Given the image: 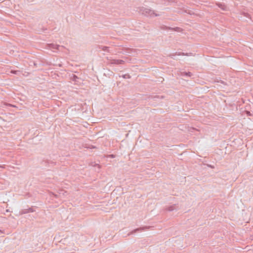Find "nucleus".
I'll use <instances>...</instances> for the list:
<instances>
[{"label": "nucleus", "instance_id": "9d476101", "mask_svg": "<svg viewBox=\"0 0 253 253\" xmlns=\"http://www.w3.org/2000/svg\"><path fill=\"white\" fill-rule=\"evenodd\" d=\"M160 29L162 30H170L171 28L169 27H167L165 25H162L160 26Z\"/></svg>", "mask_w": 253, "mask_h": 253}, {"label": "nucleus", "instance_id": "4be33fe9", "mask_svg": "<svg viewBox=\"0 0 253 253\" xmlns=\"http://www.w3.org/2000/svg\"><path fill=\"white\" fill-rule=\"evenodd\" d=\"M54 197H57V195L56 194H53Z\"/></svg>", "mask_w": 253, "mask_h": 253}, {"label": "nucleus", "instance_id": "7ed1b4c3", "mask_svg": "<svg viewBox=\"0 0 253 253\" xmlns=\"http://www.w3.org/2000/svg\"><path fill=\"white\" fill-rule=\"evenodd\" d=\"M60 47L59 45L55 44L54 43H49L45 45V48L51 49V50H59V48Z\"/></svg>", "mask_w": 253, "mask_h": 253}, {"label": "nucleus", "instance_id": "dca6fc26", "mask_svg": "<svg viewBox=\"0 0 253 253\" xmlns=\"http://www.w3.org/2000/svg\"><path fill=\"white\" fill-rule=\"evenodd\" d=\"M64 192H65L64 191V190H60V193H59V194H62L63 195H64Z\"/></svg>", "mask_w": 253, "mask_h": 253}, {"label": "nucleus", "instance_id": "9b49d317", "mask_svg": "<svg viewBox=\"0 0 253 253\" xmlns=\"http://www.w3.org/2000/svg\"><path fill=\"white\" fill-rule=\"evenodd\" d=\"M100 48H101L103 51L109 52L108 47L107 46H102Z\"/></svg>", "mask_w": 253, "mask_h": 253}, {"label": "nucleus", "instance_id": "6ab92c4d", "mask_svg": "<svg viewBox=\"0 0 253 253\" xmlns=\"http://www.w3.org/2000/svg\"><path fill=\"white\" fill-rule=\"evenodd\" d=\"M247 115H248V116H251V113H250V112H249V111H248V112H247Z\"/></svg>", "mask_w": 253, "mask_h": 253}, {"label": "nucleus", "instance_id": "412c9836", "mask_svg": "<svg viewBox=\"0 0 253 253\" xmlns=\"http://www.w3.org/2000/svg\"><path fill=\"white\" fill-rule=\"evenodd\" d=\"M51 164H53V165H54L55 163L54 162H51Z\"/></svg>", "mask_w": 253, "mask_h": 253}, {"label": "nucleus", "instance_id": "6e6552de", "mask_svg": "<svg viewBox=\"0 0 253 253\" xmlns=\"http://www.w3.org/2000/svg\"><path fill=\"white\" fill-rule=\"evenodd\" d=\"M176 205H173L169 207H168L166 208V210L168 211H172L176 209Z\"/></svg>", "mask_w": 253, "mask_h": 253}, {"label": "nucleus", "instance_id": "ddd939ff", "mask_svg": "<svg viewBox=\"0 0 253 253\" xmlns=\"http://www.w3.org/2000/svg\"><path fill=\"white\" fill-rule=\"evenodd\" d=\"M123 78H125V79H126V78H130V77L129 75H128V74H125V75H124L123 76Z\"/></svg>", "mask_w": 253, "mask_h": 253}, {"label": "nucleus", "instance_id": "aec40b11", "mask_svg": "<svg viewBox=\"0 0 253 253\" xmlns=\"http://www.w3.org/2000/svg\"><path fill=\"white\" fill-rule=\"evenodd\" d=\"M189 14H192V13L191 12V11H189V12H188Z\"/></svg>", "mask_w": 253, "mask_h": 253}, {"label": "nucleus", "instance_id": "0eeeda50", "mask_svg": "<svg viewBox=\"0 0 253 253\" xmlns=\"http://www.w3.org/2000/svg\"><path fill=\"white\" fill-rule=\"evenodd\" d=\"M216 5L218 7L220 8L223 10H225L226 9V6L224 4L221 3H217Z\"/></svg>", "mask_w": 253, "mask_h": 253}, {"label": "nucleus", "instance_id": "f8f14e48", "mask_svg": "<svg viewBox=\"0 0 253 253\" xmlns=\"http://www.w3.org/2000/svg\"><path fill=\"white\" fill-rule=\"evenodd\" d=\"M180 29H181L179 27H176L174 28H171V29H170V30H173V31H177V32L180 31Z\"/></svg>", "mask_w": 253, "mask_h": 253}, {"label": "nucleus", "instance_id": "4468645a", "mask_svg": "<svg viewBox=\"0 0 253 253\" xmlns=\"http://www.w3.org/2000/svg\"><path fill=\"white\" fill-rule=\"evenodd\" d=\"M19 71H15V70H11V73L14 74H17V73L19 72Z\"/></svg>", "mask_w": 253, "mask_h": 253}, {"label": "nucleus", "instance_id": "f03ea898", "mask_svg": "<svg viewBox=\"0 0 253 253\" xmlns=\"http://www.w3.org/2000/svg\"><path fill=\"white\" fill-rule=\"evenodd\" d=\"M150 228V226H144V227H142L138 228L137 229H135L132 230V231L130 232L129 233H128L127 235L129 236V235L133 234L135 233H136L137 232L142 231H143V230H146V229H149Z\"/></svg>", "mask_w": 253, "mask_h": 253}, {"label": "nucleus", "instance_id": "a211bd4d", "mask_svg": "<svg viewBox=\"0 0 253 253\" xmlns=\"http://www.w3.org/2000/svg\"><path fill=\"white\" fill-rule=\"evenodd\" d=\"M73 77H74V79L75 80H76V78H77V79L78 78V77H77L76 75H74Z\"/></svg>", "mask_w": 253, "mask_h": 253}, {"label": "nucleus", "instance_id": "1a4fd4ad", "mask_svg": "<svg viewBox=\"0 0 253 253\" xmlns=\"http://www.w3.org/2000/svg\"><path fill=\"white\" fill-rule=\"evenodd\" d=\"M181 75L182 76L191 77V76H192V74L190 72H183L181 73Z\"/></svg>", "mask_w": 253, "mask_h": 253}, {"label": "nucleus", "instance_id": "2eb2a0df", "mask_svg": "<svg viewBox=\"0 0 253 253\" xmlns=\"http://www.w3.org/2000/svg\"><path fill=\"white\" fill-rule=\"evenodd\" d=\"M109 157L111 158H115V155H110L109 156Z\"/></svg>", "mask_w": 253, "mask_h": 253}, {"label": "nucleus", "instance_id": "423d86ee", "mask_svg": "<svg viewBox=\"0 0 253 253\" xmlns=\"http://www.w3.org/2000/svg\"><path fill=\"white\" fill-rule=\"evenodd\" d=\"M188 55V53L185 54L183 52H175L174 53L170 54L169 56L171 57V58L175 59L174 56L175 55Z\"/></svg>", "mask_w": 253, "mask_h": 253}, {"label": "nucleus", "instance_id": "20e7f679", "mask_svg": "<svg viewBox=\"0 0 253 253\" xmlns=\"http://www.w3.org/2000/svg\"><path fill=\"white\" fill-rule=\"evenodd\" d=\"M125 61L121 59H110L109 63L111 64H124L125 63Z\"/></svg>", "mask_w": 253, "mask_h": 253}, {"label": "nucleus", "instance_id": "39448f33", "mask_svg": "<svg viewBox=\"0 0 253 253\" xmlns=\"http://www.w3.org/2000/svg\"><path fill=\"white\" fill-rule=\"evenodd\" d=\"M34 211H35V210L33 208H29L28 209H23L21 210L20 214L22 215L29 212H33Z\"/></svg>", "mask_w": 253, "mask_h": 253}, {"label": "nucleus", "instance_id": "f257e3e1", "mask_svg": "<svg viewBox=\"0 0 253 253\" xmlns=\"http://www.w3.org/2000/svg\"><path fill=\"white\" fill-rule=\"evenodd\" d=\"M140 11L142 13V14L146 16L152 17L153 16H158L159 15V14L155 13L152 10L148 8L142 7L140 9Z\"/></svg>", "mask_w": 253, "mask_h": 253}, {"label": "nucleus", "instance_id": "f3484780", "mask_svg": "<svg viewBox=\"0 0 253 253\" xmlns=\"http://www.w3.org/2000/svg\"><path fill=\"white\" fill-rule=\"evenodd\" d=\"M0 168H3V169L5 168V165H0Z\"/></svg>", "mask_w": 253, "mask_h": 253}]
</instances>
